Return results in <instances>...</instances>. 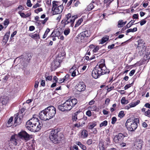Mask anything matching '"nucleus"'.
Listing matches in <instances>:
<instances>
[{"label":"nucleus","instance_id":"28","mask_svg":"<svg viewBox=\"0 0 150 150\" xmlns=\"http://www.w3.org/2000/svg\"><path fill=\"white\" fill-rule=\"evenodd\" d=\"M10 141L13 144L15 145H16L17 144V143L16 142V139H15V137L14 136H12L11 139Z\"/></svg>","mask_w":150,"mask_h":150},{"label":"nucleus","instance_id":"41","mask_svg":"<svg viewBox=\"0 0 150 150\" xmlns=\"http://www.w3.org/2000/svg\"><path fill=\"white\" fill-rule=\"evenodd\" d=\"M83 21V20L82 19H80L75 24V27H76L77 26H79L81 23Z\"/></svg>","mask_w":150,"mask_h":150},{"label":"nucleus","instance_id":"2","mask_svg":"<svg viewBox=\"0 0 150 150\" xmlns=\"http://www.w3.org/2000/svg\"><path fill=\"white\" fill-rule=\"evenodd\" d=\"M77 103V100L75 98L69 99L66 100L64 103L59 105L58 108L62 111H69Z\"/></svg>","mask_w":150,"mask_h":150},{"label":"nucleus","instance_id":"8","mask_svg":"<svg viewBox=\"0 0 150 150\" xmlns=\"http://www.w3.org/2000/svg\"><path fill=\"white\" fill-rule=\"evenodd\" d=\"M96 67L101 75L108 74L109 72V71L107 69L104 64H100L99 65H97Z\"/></svg>","mask_w":150,"mask_h":150},{"label":"nucleus","instance_id":"50","mask_svg":"<svg viewBox=\"0 0 150 150\" xmlns=\"http://www.w3.org/2000/svg\"><path fill=\"white\" fill-rule=\"evenodd\" d=\"M131 84H127L124 87V89L125 90L127 89L128 88L130 87L131 86V84Z\"/></svg>","mask_w":150,"mask_h":150},{"label":"nucleus","instance_id":"57","mask_svg":"<svg viewBox=\"0 0 150 150\" xmlns=\"http://www.w3.org/2000/svg\"><path fill=\"white\" fill-rule=\"evenodd\" d=\"M40 5L39 4L37 3L35 4L33 6V8H36L37 7H40Z\"/></svg>","mask_w":150,"mask_h":150},{"label":"nucleus","instance_id":"1","mask_svg":"<svg viewBox=\"0 0 150 150\" xmlns=\"http://www.w3.org/2000/svg\"><path fill=\"white\" fill-rule=\"evenodd\" d=\"M56 109L53 106L47 107L39 113V117L41 120H49L52 118L55 115Z\"/></svg>","mask_w":150,"mask_h":150},{"label":"nucleus","instance_id":"47","mask_svg":"<svg viewBox=\"0 0 150 150\" xmlns=\"http://www.w3.org/2000/svg\"><path fill=\"white\" fill-rule=\"evenodd\" d=\"M117 121V118L115 117H113L112 119V124H114Z\"/></svg>","mask_w":150,"mask_h":150},{"label":"nucleus","instance_id":"16","mask_svg":"<svg viewBox=\"0 0 150 150\" xmlns=\"http://www.w3.org/2000/svg\"><path fill=\"white\" fill-rule=\"evenodd\" d=\"M139 102L140 101L139 100H137V102L135 103L132 102L125 106V109L129 110L130 108L135 107L139 103Z\"/></svg>","mask_w":150,"mask_h":150},{"label":"nucleus","instance_id":"23","mask_svg":"<svg viewBox=\"0 0 150 150\" xmlns=\"http://www.w3.org/2000/svg\"><path fill=\"white\" fill-rule=\"evenodd\" d=\"M143 59L145 61L148 60V62L150 59V52L146 53L144 56Z\"/></svg>","mask_w":150,"mask_h":150},{"label":"nucleus","instance_id":"21","mask_svg":"<svg viewBox=\"0 0 150 150\" xmlns=\"http://www.w3.org/2000/svg\"><path fill=\"white\" fill-rule=\"evenodd\" d=\"M109 39V37L106 36L103 37L99 41L100 44H103Z\"/></svg>","mask_w":150,"mask_h":150},{"label":"nucleus","instance_id":"46","mask_svg":"<svg viewBox=\"0 0 150 150\" xmlns=\"http://www.w3.org/2000/svg\"><path fill=\"white\" fill-rule=\"evenodd\" d=\"M46 75L45 76V77L46 78V80L47 81H51L52 79V77L51 76H46Z\"/></svg>","mask_w":150,"mask_h":150},{"label":"nucleus","instance_id":"11","mask_svg":"<svg viewBox=\"0 0 150 150\" xmlns=\"http://www.w3.org/2000/svg\"><path fill=\"white\" fill-rule=\"evenodd\" d=\"M38 116L36 115H33L32 118L28 121V123L31 124L32 123L35 125H37L39 126V125H41L39 122V120L38 119Z\"/></svg>","mask_w":150,"mask_h":150},{"label":"nucleus","instance_id":"30","mask_svg":"<svg viewBox=\"0 0 150 150\" xmlns=\"http://www.w3.org/2000/svg\"><path fill=\"white\" fill-rule=\"evenodd\" d=\"M30 36L32 38L34 39H37L38 37H39V35L38 34H34L30 35Z\"/></svg>","mask_w":150,"mask_h":150},{"label":"nucleus","instance_id":"53","mask_svg":"<svg viewBox=\"0 0 150 150\" xmlns=\"http://www.w3.org/2000/svg\"><path fill=\"white\" fill-rule=\"evenodd\" d=\"M135 72V70H132L129 73V75L130 76H132L133 75Z\"/></svg>","mask_w":150,"mask_h":150},{"label":"nucleus","instance_id":"3","mask_svg":"<svg viewBox=\"0 0 150 150\" xmlns=\"http://www.w3.org/2000/svg\"><path fill=\"white\" fill-rule=\"evenodd\" d=\"M49 137L51 141L54 144H58L61 141L63 135L57 129H54L50 132Z\"/></svg>","mask_w":150,"mask_h":150},{"label":"nucleus","instance_id":"25","mask_svg":"<svg viewBox=\"0 0 150 150\" xmlns=\"http://www.w3.org/2000/svg\"><path fill=\"white\" fill-rule=\"evenodd\" d=\"M96 125V124L95 122L90 123L88 124V128L90 129H92Z\"/></svg>","mask_w":150,"mask_h":150},{"label":"nucleus","instance_id":"15","mask_svg":"<svg viewBox=\"0 0 150 150\" xmlns=\"http://www.w3.org/2000/svg\"><path fill=\"white\" fill-rule=\"evenodd\" d=\"M59 61L56 60H54L51 63V69L52 70H55L59 67Z\"/></svg>","mask_w":150,"mask_h":150},{"label":"nucleus","instance_id":"60","mask_svg":"<svg viewBox=\"0 0 150 150\" xmlns=\"http://www.w3.org/2000/svg\"><path fill=\"white\" fill-rule=\"evenodd\" d=\"M73 0H70V1L67 4V6L69 7L71 4L72 1ZM75 1V0H74Z\"/></svg>","mask_w":150,"mask_h":150},{"label":"nucleus","instance_id":"62","mask_svg":"<svg viewBox=\"0 0 150 150\" xmlns=\"http://www.w3.org/2000/svg\"><path fill=\"white\" fill-rule=\"evenodd\" d=\"M48 18H46L45 19L43 20L42 21V23L43 24H44L48 20Z\"/></svg>","mask_w":150,"mask_h":150},{"label":"nucleus","instance_id":"37","mask_svg":"<svg viewBox=\"0 0 150 150\" xmlns=\"http://www.w3.org/2000/svg\"><path fill=\"white\" fill-rule=\"evenodd\" d=\"M78 113V112H75L74 113V115L73 116L72 119L74 121H76V120L77 119Z\"/></svg>","mask_w":150,"mask_h":150},{"label":"nucleus","instance_id":"9","mask_svg":"<svg viewBox=\"0 0 150 150\" xmlns=\"http://www.w3.org/2000/svg\"><path fill=\"white\" fill-rule=\"evenodd\" d=\"M18 137L20 139L27 142L30 139V136L25 131H22L18 134Z\"/></svg>","mask_w":150,"mask_h":150},{"label":"nucleus","instance_id":"20","mask_svg":"<svg viewBox=\"0 0 150 150\" xmlns=\"http://www.w3.org/2000/svg\"><path fill=\"white\" fill-rule=\"evenodd\" d=\"M8 98L6 96H4L1 98V104L2 105H5L7 103Z\"/></svg>","mask_w":150,"mask_h":150},{"label":"nucleus","instance_id":"64","mask_svg":"<svg viewBox=\"0 0 150 150\" xmlns=\"http://www.w3.org/2000/svg\"><path fill=\"white\" fill-rule=\"evenodd\" d=\"M144 106L146 108L150 109V104L148 103H146L145 104Z\"/></svg>","mask_w":150,"mask_h":150},{"label":"nucleus","instance_id":"27","mask_svg":"<svg viewBox=\"0 0 150 150\" xmlns=\"http://www.w3.org/2000/svg\"><path fill=\"white\" fill-rule=\"evenodd\" d=\"M9 35V33H7L5 34L4 38V41L7 42L8 40Z\"/></svg>","mask_w":150,"mask_h":150},{"label":"nucleus","instance_id":"19","mask_svg":"<svg viewBox=\"0 0 150 150\" xmlns=\"http://www.w3.org/2000/svg\"><path fill=\"white\" fill-rule=\"evenodd\" d=\"M13 117H12L10 118L8 121L7 123L6 124V125L7 127H10L12 126L13 124Z\"/></svg>","mask_w":150,"mask_h":150},{"label":"nucleus","instance_id":"33","mask_svg":"<svg viewBox=\"0 0 150 150\" xmlns=\"http://www.w3.org/2000/svg\"><path fill=\"white\" fill-rule=\"evenodd\" d=\"M50 29L47 28L46 29V31H45V32L44 34V35H43V38H45L47 36L48 33L50 31Z\"/></svg>","mask_w":150,"mask_h":150},{"label":"nucleus","instance_id":"18","mask_svg":"<svg viewBox=\"0 0 150 150\" xmlns=\"http://www.w3.org/2000/svg\"><path fill=\"white\" fill-rule=\"evenodd\" d=\"M135 145L138 148L141 149L143 145V142L142 140L141 139L137 140L136 142Z\"/></svg>","mask_w":150,"mask_h":150},{"label":"nucleus","instance_id":"35","mask_svg":"<svg viewBox=\"0 0 150 150\" xmlns=\"http://www.w3.org/2000/svg\"><path fill=\"white\" fill-rule=\"evenodd\" d=\"M123 26V21L122 20L119 21L118 22V27L119 28H121Z\"/></svg>","mask_w":150,"mask_h":150},{"label":"nucleus","instance_id":"38","mask_svg":"<svg viewBox=\"0 0 150 150\" xmlns=\"http://www.w3.org/2000/svg\"><path fill=\"white\" fill-rule=\"evenodd\" d=\"M18 118L17 117H15V119H14V123L15 124L17 123V124H18L20 123L21 122V121H20L21 118H19V121H18Z\"/></svg>","mask_w":150,"mask_h":150},{"label":"nucleus","instance_id":"40","mask_svg":"<svg viewBox=\"0 0 150 150\" xmlns=\"http://www.w3.org/2000/svg\"><path fill=\"white\" fill-rule=\"evenodd\" d=\"M69 77V75L68 74H67L65 76L62 78V80H63V81L65 82L66 81L68 80Z\"/></svg>","mask_w":150,"mask_h":150},{"label":"nucleus","instance_id":"43","mask_svg":"<svg viewBox=\"0 0 150 150\" xmlns=\"http://www.w3.org/2000/svg\"><path fill=\"white\" fill-rule=\"evenodd\" d=\"M144 115L147 117H150V110L148 109L145 112Z\"/></svg>","mask_w":150,"mask_h":150},{"label":"nucleus","instance_id":"32","mask_svg":"<svg viewBox=\"0 0 150 150\" xmlns=\"http://www.w3.org/2000/svg\"><path fill=\"white\" fill-rule=\"evenodd\" d=\"M107 121L106 120H105L100 123V127H102L103 126H105L107 125Z\"/></svg>","mask_w":150,"mask_h":150},{"label":"nucleus","instance_id":"26","mask_svg":"<svg viewBox=\"0 0 150 150\" xmlns=\"http://www.w3.org/2000/svg\"><path fill=\"white\" fill-rule=\"evenodd\" d=\"M76 144L79 146L81 149L83 150L86 149V146L82 144L80 142H76Z\"/></svg>","mask_w":150,"mask_h":150},{"label":"nucleus","instance_id":"5","mask_svg":"<svg viewBox=\"0 0 150 150\" xmlns=\"http://www.w3.org/2000/svg\"><path fill=\"white\" fill-rule=\"evenodd\" d=\"M77 18L76 16H71V15L69 13L65 16V18L64 20H63L62 22L64 23V25H67L68 27H72L74 26V23L75 19Z\"/></svg>","mask_w":150,"mask_h":150},{"label":"nucleus","instance_id":"36","mask_svg":"<svg viewBox=\"0 0 150 150\" xmlns=\"http://www.w3.org/2000/svg\"><path fill=\"white\" fill-rule=\"evenodd\" d=\"M88 109L91 110L93 111H96L97 109L96 106V105H93L92 106H90L88 107Z\"/></svg>","mask_w":150,"mask_h":150},{"label":"nucleus","instance_id":"45","mask_svg":"<svg viewBox=\"0 0 150 150\" xmlns=\"http://www.w3.org/2000/svg\"><path fill=\"white\" fill-rule=\"evenodd\" d=\"M55 34H53V33H52V34L50 36V38H52V40L53 41H55L56 40V38L55 37Z\"/></svg>","mask_w":150,"mask_h":150},{"label":"nucleus","instance_id":"29","mask_svg":"<svg viewBox=\"0 0 150 150\" xmlns=\"http://www.w3.org/2000/svg\"><path fill=\"white\" fill-rule=\"evenodd\" d=\"M128 101L126 100L125 97H123L122 98L121 100V103L122 104H127L128 103Z\"/></svg>","mask_w":150,"mask_h":150},{"label":"nucleus","instance_id":"4","mask_svg":"<svg viewBox=\"0 0 150 150\" xmlns=\"http://www.w3.org/2000/svg\"><path fill=\"white\" fill-rule=\"evenodd\" d=\"M139 120L138 119H136L134 120L128 119L127 120L125 125L129 131H133L137 128V123H139Z\"/></svg>","mask_w":150,"mask_h":150},{"label":"nucleus","instance_id":"56","mask_svg":"<svg viewBox=\"0 0 150 150\" xmlns=\"http://www.w3.org/2000/svg\"><path fill=\"white\" fill-rule=\"evenodd\" d=\"M99 49V47L98 46H97L96 47L94 48L93 50V52H96Z\"/></svg>","mask_w":150,"mask_h":150},{"label":"nucleus","instance_id":"52","mask_svg":"<svg viewBox=\"0 0 150 150\" xmlns=\"http://www.w3.org/2000/svg\"><path fill=\"white\" fill-rule=\"evenodd\" d=\"M146 21L144 20H142L140 22V24L142 26L144 24L146 23Z\"/></svg>","mask_w":150,"mask_h":150},{"label":"nucleus","instance_id":"14","mask_svg":"<svg viewBox=\"0 0 150 150\" xmlns=\"http://www.w3.org/2000/svg\"><path fill=\"white\" fill-rule=\"evenodd\" d=\"M143 41L142 40H139L138 41V48L139 50H141L142 52L145 50V46L144 45V43H143Z\"/></svg>","mask_w":150,"mask_h":150},{"label":"nucleus","instance_id":"13","mask_svg":"<svg viewBox=\"0 0 150 150\" xmlns=\"http://www.w3.org/2000/svg\"><path fill=\"white\" fill-rule=\"evenodd\" d=\"M92 76L95 79L98 78L99 76H101V75L99 73L98 70L97 69L96 67L93 69L92 72Z\"/></svg>","mask_w":150,"mask_h":150},{"label":"nucleus","instance_id":"31","mask_svg":"<svg viewBox=\"0 0 150 150\" xmlns=\"http://www.w3.org/2000/svg\"><path fill=\"white\" fill-rule=\"evenodd\" d=\"M70 32V29L69 28L65 29L64 32V34L66 36Z\"/></svg>","mask_w":150,"mask_h":150},{"label":"nucleus","instance_id":"24","mask_svg":"<svg viewBox=\"0 0 150 150\" xmlns=\"http://www.w3.org/2000/svg\"><path fill=\"white\" fill-rule=\"evenodd\" d=\"M88 132L86 130H83L81 132V137L83 138H86L88 136Z\"/></svg>","mask_w":150,"mask_h":150},{"label":"nucleus","instance_id":"63","mask_svg":"<svg viewBox=\"0 0 150 150\" xmlns=\"http://www.w3.org/2000/svg\"><path fill=\"white\" fill-rule=\"evenodd\" d=\"M103 112L105 115H108V112L105 110H103Z\"/></svg>","mask_w":150,"mask_h":150},{"label":"nucleus","instance_id":"44","mask_svg":"<svg viewBox=\"0 0 150 150\" xmlns=\"http://www.w3.org/2000/svg\"><path fill=\"white\" fill-rule=\"evenodd\" d=\"M95 58V56H93L92 57H89L88 56H86L85 57V59L87 60H91L93 59H94Z\"/></svg>","mask_w":150,"mask_h":150},{"label":"nucleus","instance_id":"49","mask_svg":"<svg viewBox=\"0 0 150 150\" xmlns=\"http://www.w3.org/2000/svg\"><path fill=\"white\" fill-rule=\"evenodd\" d=\"M27 6L29 7H30L32 6V4L31 3V1L30 0H28L27 2Z\"/></svg>","mask_w":150,"mask_h":150},{"label":"nucleus","instance_id":"22","mask_svg":"<svg viewBox=\"0 0 150 150\" xmlns=\"http://www.w3.org/2000/svg\"><path fill=\"white\" fill-rule=\"evenodd\" d=\"M75 68V67H73L69 70L70 72L71 73V75L73 77H75L76 76V71H78V70L76 69H75L74 70Z\"/></svg>","mask_w":150,"mask_h":150},{"label":"nucleus","instance_id":"12","mask_svg":"<svg viewBox=\"0 0 150 150\" xmlns=\"http://www.w3.org/2000/svg\"><path fill=\"white\" fill-rule=\"evenodd\" d=\"M90 36V34L87 30L81 32L78 35V38L81 40H82L85 37H87Z\"/></svg>","mask_w":150,"mask_h":150},{"label":"nucleus","instance_id":"34","mask_svg":"<svg viewBox=\"0 0 150 150\" xmlns=\"http://www.w3.org/2000/svg\"><path fill=\"white\" fill-rule=\"evenodd\" d=\"M124 115V111H121L119 112L118 116L120 118H122L123 117Z\"/></svg>","mask_w":150,"mask_h":150},{"label":"nucleus","instance_id":"17","mask_svg":"<svg viewBox=\"0 0 150 150\" xmlns=\"http://www.w3.org/2000/svg\"><path fill=\"white\" fill-rule=\"evenodd\" d=\"M86 86L83 84L79 83L78 84L77 87V90L79 91H84L86 89Z\"/></svg>","mask_w":150,"mask_h":150},{"label":"nucleus","instance_id":"6","mask_svg":"<svg viewBox=\"0 0 150 150\" xmlns=\"http://www.w3.org/2000/svg\"><path fill=\"white\" fill-rule=\"evenodd\" d=\"M52 10L53 11L54 15L60 14L62 12L64 8L63 5L59 6L58 2L54 1H52Z\"/></svg>","mask_w":150,"mask_h":150},{"label":"nucleus","instance_id":"54","mask_svg":"<svg viewBox=\"0 0 150 150\" xmlns=\"http://www.w3.org/2000/svg\"><path fill=\"white\" fill-rule=\"evenodd\" d=\"M92 140L91 139H89L87 142V144L88 145H90L92 144Z\"/></svg>","mask_w":150,"mask_h":150},{"label":"nucleus","instance_id":"39","mask_svg":"<svg viewBox=\"0 0 150 150\" xmlns=\"http://www.w3.org/2000/svg\"><path fill=\"white\" fill-rule=\"evenodd\" d=\"M94 7V6L91 3L88 6V10L89 11L91 10Z\"/></svg>","mask_w":150,"mask_h":150},{"label":"nucleus","instance_id":"58","mask_svg":"<svg viewBox=\"0 0 150 150\" xmlns=\"http://www.w3.org/2000/svg\"><path fill=\"white\" fill-rule=\"evenodd\" d=\"M114 46H115V45L113 44L111 45H109L108 46V49H112L113 48Z\"/></svg>","mask_w":150,"mask_h":150},{"label":"nucleus","instance_id":"10","mask_svg":"<svg viewBox=\"0 0 150 150\" xmlns=\"http://www.w3.org/2000/svg\"><path fill=\"white\" fill-rule=\"evenodd\" d=\"M125 137L122 134L120 133L115 135L114 138L113 140L115 143H121L123 142Z\"/></svg>","mask_w":150,"mask_h":150},{"label":"nucleus","instance_id":"7","mask_svg":"<svg viewBox=\"0 0 150 150\" xmlns=\"http://www.w3.org/2000/svg\"><path fill=\"white\" fill-rule=\"evenodd\" d=\"M39 126L37 125H35L32 123L31 124L28 123V121L26 122L25 127L26 128L29 130L35 132L38 131L40 130L41 128L42 127V125H40Z\"/></svg>","mask_w":150,"mask_h":150},{"label":"nucleus","instance_id":"51","mask_svg":"<svg viewBox=\"0 0 150 150\" xmlns=\"http://www.w3.org/2000/svg\"><path fill=\"white\" fill-rule=\"evenodd\" d=\"M18 13L19 14H20V15L22 17L24 18H25V14L24 13H21V12L20 11H19L18 12Z\"/></svg>","mask_w":150,"mask_h":150},{"label":"nucleus","instance_id":"48","mask_svg":"<svg viewBox=\"0 0 150 150\" xmlns=\"http://www.w3.org/2000/svg\"><path fill=\"white\" fill-rule=\"evenodd\" d=\"M23 9V6L21 5L19 6L18 7L16 8V10H19V11H22Z\"/></svg>","mask_w":150,"mask_h":150},{"label":"nucleus","instance_id":"42","mask_svg":"<svg viewBox=\"0 0 150 150\" xmlns=\"http://www.w3.org/2000/svg\"><path fill=\"white\" fill-rule=\"evenodd\" d=\"M9 23V21L8 20L6 19L4 22V25L6 26L5 28H6L7 26Z\"/></svg>","mask_w":150,"mask_h":150},{"label":"nucleus","instance_id":"59","mask_svg":"<svg viewBox=\"0 0 150 150\" xmlns=\"http://www.w3.org/2000/svg\"><path fill=\"white\" fill-rule=\"evenodd\" d=\"M110 99L109 98H107L105 100V104L108 105L110 102Z\"/></svg>","mask_w":150,"mask_h":150},{"label":"nucleus","instance_id":"61","mask_svg":"<svg viewBox=\"0 0 150 150\" xmlns=\"http://www.w3.org/2000/svg\"><path fill=\"white\" fill-rule=\"evenodd\" d=\"M86 114L88 116L90 117L91 116V112L90 110H88L86 112Z\"/></svg>","mask_w":150,"mask_h":150},{"label":"nucleus","instance_id":"55","mask_svg":"<svg viewBox=\"0 0 150 150\" xmlns=\"http://www.w3.org/2000/svg\"><path fill=\"white\" fill-rule=\"evenodd\" d=\"M39 82L38 81H35V84L34 85V87L35 88H37L38 87V84H39Z\"/></svg>","mask_w":150,"mask_h":150}]
</instances>
